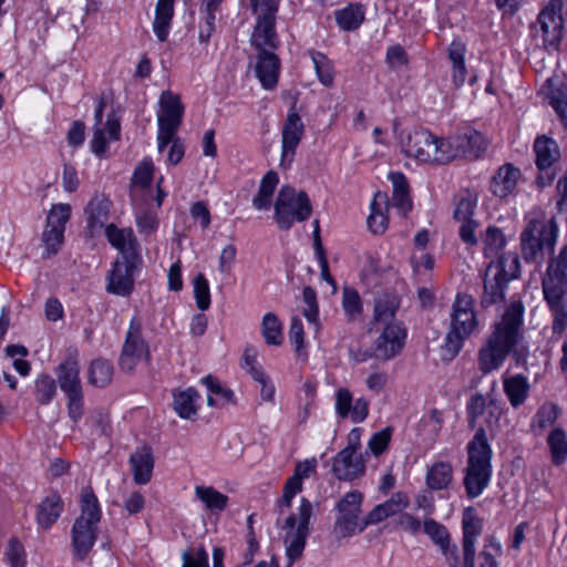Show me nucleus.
I'll return each mask as SVG.
<instances>
[{
    "label": "nucleus",
    "mask_w": 567,
    "mask_h": 567,
    "mask_svg": "<svg viewBox=\"0 0 567 567\" xmlns=\"http://www.w3.org/2000/svg\"><path fill=\"white\" fill-rule=\"evenodd\" d=\"M547 444L551 454L554 464L559 465L567 458V437L561 429L551 431L547 439Z\"/></svg>",
    "instance_id": "nucleus-55"
},
{
    "label": "nucleus",
    "mask_w": 567,
    "mask_h": 567,
    "mask_svg": "<svg viewBox=\"0 0 567 567\" xmlns=\"http://www.w3.org/2000/svg\"><path fill=\"white\" fill-rule=\"evenodd\" d=\"M105 236L109 243L122 254V258L141 257L140 245L132 228H117L114 224H109L105 227Z\"/></svg>",
    "instance_id": "nucleus-25"
},
{
    "label": "nucleus",
    "mask_w": 567,
    "mask_h": 567,
    "mask_svg": "<svg viewBox=\"0 0 567 567\" xmlns=\"http://www.w3.org/2000/svg\"><path fill=\"white\" fill-rule=\"evenodd\" d=\"M312 516V504L302 497L297 512L289 513L282 524L278 519L277 525L286 532L284 537L286 567H293L303 556L307 539L310 535V518Z\"/></svg>",
    "instance_id": "nucleus-7"
},
{
    "label": "nucleus",
    "mask_w": 567,
    "mask_h": 567,
    "mask_svg": "<svg viewBox=\"0 0 567 567\" xmlns=\"http://www.w3.org/2000/svg\"><path fill=\"white\" fill-rule=\"evenodd\" d=\"M111 206V200L103 195H96L89 202L85 208L86 227L92 236L107 226Z\"/></svg>",
    "instance_id": "nucleus-26"
},
{
    "label": "nucleus",
    "mask_w": 567,
    "mask_h": 567,
    "mask_svg": "<svg viewBox=\"0 0 567 567\" xmlns=\"http://www.w3.org/2000/svg\"><path fill=\"white\" fill-rule=\"evenodd\" d=\"M135 223L141 234L150 235L158 227L156 213L144 207L142 204L134 203Z\"/></svg>",
    "instance_id": "nucleus-56"
},
{
    "label": "nucleus",
    "mask_w": 567,
    "mask_h": 567,
    "mask_svg": "<svg viewBox=\"0 0 567 567\" xmlns=\"http://www.w3.org/2000/svg\"><path fill=\"white\" fill-rule=\"evenodd\" d=\"M467 454L464 486L467 496L476 498L488 486L492 475V450L483 427L477 430L473 440L467 444Z\"/></svg>",
    "instance_id": "nucleus-3"
},
{
    "label": "nucleus",
    "mask_w": 567,
    "mask_h": 567,
    "mask_svg": "<svg viewBox=\"0 0 567 567\" xmlns=\"http://www.w3.org/2000/svg\"><path fill=\"white\" fill-rule=\"evenodd\" d=\"M467 417L471 426H475L477 420L488 410L489 415L497 417L499 415V409L493 401L487 399L481 393L474 394L467 402Z\"/></svg>",
    "instance_id": "nucleus-36"
},
{
    "label": "nucleus",
    "mask_w": 567,
    "mask_h": 567,
    "mask_svg": "<svg viewBox=\"0 0 567 567\" xmlns=\"http://www.w3.org/2000/svg\"><path fill=\"white\" fill-rule=\"evenodd\" d=\"M542 285L544 292L567 291V244L558 256L549 261Z\"/></svg>",
    "instance_id": "nucleus-23"
},
{
    "label": "nucleus",
    "mask_w": 567,
    "mask_h": 567,
    "mask_svg": "<svg viewBox=\"0 0 567 567\" xmlns=\"http://www.w3.org/2000/svg\"><path fill=\"white\" fill-rule=\"evenodd\" d=\"M101 519L99 499L92 489H84L81 496V515L71 529L73 556L84 560L96 540L97 524Z\"/></svg>",
    "instance_id": "nucleus-5"
},
{
    "label": "nucleus",
    "mask_w": 567,
    "mask_h": 567,
    "mask_svg": "<svg viewBox=\"0 0 567 567\" xmlns=\"http://www.w3.org/2000/svg\"><path fill=\"white\" fill-rule=\"evenodd\" d=\"M312 213L309 196L285 185L275 202V220L280 229H290L295 221L307 220Z\"/></svg>",
    "instance_id": "nucleus-8"
},
{
    "label": "nucleus",
    "mask_w": 567,
    "mask_h": 567,
    "mask_svg": "<svg viewBox=\"0 0 567 567\" xmlns=\"http://www.w3.org/2000/svg\"><path fill=\"white\" fill-rule=\"evenodd\" d=\"M203 383L209 392L207 398L209 406L235 403V393L230 389L225 388L216 378L207 375L203 378Z\"/></svg>",
    "instance_id": "nucleus-43"
},
{
    "label": "nucleus",
    "mask_w": 567,
    "mask_h": 567,
    "mask_svg": "<svg viewBox=\"0 0 567 567\" xmlns=\"http://www.w3.org/2000/svg\"><path fill=\"white\" fill-rule=\"evenodd\" d=\"M563 0H550L539 12L537 21L532 24L534 38L540 39L547 51L557 50L563 39L564 18Z\"/></svg>",
    "instance_id": "nucleus-10"
},
{
    "label": "nucleus",
    "mask_w": 567,
    "mask_h": 567,
    "mask_svg": "<svg viewBox=\"0 0 567 567\" xmlns=\"http://www.w3.org/2000/svg\"><path fill=\"white\" fill-rule=\"evenodd\" d=\"M519 271L520 261L517 254L508 252L497 260H492L483 276L482 307L487 308L503 301L508 282L517 278Z\"/></svg>",
    "instance_id": "nucleus-6"
},
{
    "label": "nucleus",
    "mask_w": 567,
    "mask_h": 567,
    "mask_svg": "<svg viewBox=\"0 0 567 567\" xmlns=\"http://www.w3.org/2000/svg\"><path fill=\"white\" fill-rule=\"evenodd\" d=\"M557 237L558 225L554 218L529 219L520 234V250L525 261L540 266L554 252Z\"/></svg>",
    "instance_id": "nucleus-2"
},
{
    "label": "nucleus",
    "mask_w": 567,
    "mask_h": 567,
    "mask_svg": "<svg viewBox=\"0 0 567 567\" xmlns=\"http://www.w3.org/2000/svg\"><path fill=\"white\" fill-rule=\"evenodd\" d=\"M385 203V195L377 194L371 203V213L367 219L368 227L373 234H383L388 227V217L383 212L382 204Z\"/></svg>",
    "instance_id": "nucleus-48"
},
{
    "label": "nucleus",
    "mask_w": 567,
    "mask_h": 567,
    "mask_svg": "<svg viewBox=\"0 0 567 567\" xmlns=\"http://www.w3.org/2000/svg\"><path fill=\"white\" fill-rule=\"evenodd\" d=\"M482 243L485 257H495L497 260L504 255L502 251L506 246V237L498 227L488 226L482 236Z\"/></svg>",
    "instance_id": "nucleus-42"
},
{
    "label": "nucleus",
    "mask_w": 567,
    "mask_h": 567,
    "mask_svg": "<svg viewBox=\"0 0 567 567\" xmlns=\"http://www.w3.org/2000/svg\"><path fill=\"white\" fill-rule=\"evenodd\" d=\"M534 151L536 154V165L539 169L550 167L559 157L556 142L545 136L536 138Z\"/></svg>",
    "instance_id": "nucleus-37"
},
{
    "label": "nucleus",
    "mask_w": 567,
    "mask_h": 567,
    "mask_svg": "<svg viewBox=\"0 0 567 567\" xmlns=\"http://www.w3.org/2000/svg\"><path fill=\"white\" fill-rule=\"evenodd\" d=\"M544 296L554 317L553 330L561 333L567 327V293L547 291Z\"/></svg>",
    "instance_id": "nucleus-33"
},
{
    "label": "nucleus",
    "mask_w": 567,
    "mask_h": 567,
    "mask_svg": "<svg viewBox=\"0 0 567 567\" xmlns=\"http://www.w3.org/2000/svg\"><path fill=\"white\" fill-rule=\"evenodd\" d=\"M195 495L204 503L205 507L212 512H220L225 509L228 504V497L212 486H196Z\"/></svg>",
    "instance_id": "nucleus-47"
},
{
    "label": "nucleus",
    "mask_w": 567,
    "mask_h": 567,
    "mask_svg": "<svg viewBox=\"0 0 567 567\" xmlns=\"http://www.w3.org/2000/svg\"><path fill=\"white\" fill-rule=\"evenodd\" d=\"M450 321V329L444 340V350L449 354V359H453L462 350L465 340L478 328V319L472 296L467 293H457L455 296Z\"/></svg>",
    "instance_id": "nucleus-4"
},
{
    "label": "nucleus",
    "mask_w": 567,
    "mask_h": 567,
    "mask_svg": "<svg viewBox=\"0 0 567 567\" xmlns=\"http://www.w3.org/2000/svg\"><path fill=\"white\" fill-rule=\"evenodd\" d=\"M463 538H462V547L465 549L467 557L472 555L475 549V545L478 536L482 533V523L478 518L470 515H464L463 518Z\"/></svg>",
    "instance_id": "nucleus-50"
},
{
    "label": "nucleus",
    "mask_w": 567,
    "mask_h": 567,
    "mask_svg": "<svg viewBox=\"0 0 567 567\" xmlns=\"http://www.w3.org/2000/svg\"><path fill=\"white\" fill-rule=\"evenodd\" d=\"M200 399L198 391L188 388L174 394V410L182 419H192L197 413V401Z\"/></svg>",
    "instance_id": "nucleus-40"
},
{
    "label": "nucleus",
    "mask_w": 567,
    "mask_h": 567,
    "mask_svg": "<svg viewBox=\"0 0 567 567\" xmlns=\"http://www.w3.org/2000/svg\"><path fill=\"white\" fill-rule=\"evenodd\" d=\"M548 101L561 118L564 125L567 126V86L564 84L558 86L551 85L548 92Z\"/></svg>",
    "instance_id": "nucleus-58"
},
{
    "label": "nucleus",
    "mask_w": 567,
    "mask_h": 567,
    "mask_svg": "<svg viewBox=\"0 0 567 567\" xmlns=\"http://www.w3.org/2000/svg\"><path fill=\"white\" fill-rule=\"evenodd\" d=\"M305 135V125L298 114L296 106L292 105L285 120L281 130V157L280 165L289 168L293 162L296 150Z\"/></svg>",
    "instance_id": "nucleus-17"
},
{
    "label": "nucleus",
    "mask_w": 567,
    "mask_h": 567,
    "mask_svg": "<svg viewBox=\"0 0 567 567\" xmlns=\"http://www.w3.org/2000/svg\"><path fill=\"white\" fill-rule=\"evenodd\" d=\"M174 2L175 0H158L156 3L153 31L161 42H164L169 34L174 17Z\"/></svg>",
    "instance_id": "nucleus-32"
},
{
    "label": "nucleus",
    "mask_w": 567,
    "mask_h": 567,
    "mask_svg": "<svg viewBox=\"0 0 567 567\" xmlns=\"http://www.w3.org/2000/svg\"><path fill=\"white\" fill-rule=\"evenodd\" d=\"M334 409L340 419H350L353 423H361L369 415V402L364 398L353 401L352 393L347 388L337 390Z\"/></svg>",
    "instance_id": "nucleus-22"
},
{
    "label": "nucleus",
    "mask_w": 567,
    "mask_h": 567,
    "mask_svg": "<svg viewBox=\"0 0 567 567\" xmlns=\"http://www.w3.org/2000/svg\"><path fill=\"white\" fill-rule=\"evenodd\" d=\"M159 109L157 111L158 123V151L168 145L178 130L184 114V105L178 94L172 91H163L158 101Z\"/></svg>",
    "instance_id": "nucleus-11"
},
{
    "label": "nucleus",
    "mask_w": 567,
    "mask_h": 567,
    "mask_svg": "<svg viewBox=\"0 0 567 567\" xmlns=\"http://www.w3.org/2000/svg\"><path fill=\"white\" fill-rule=\"evenodd\" d=\"M502 553V546L494 537L485 539L484 547L478 555L480 567H498L496 557Z\"/></svg>",
    "instance_id": "nucleus-60"
},
{
    "label": "nucleus",
    "mask_w": 567,
    "mask_h": 567,
    "mask_svg": "<svg viewBox=\"0 0 567 567\" xmlns=\"http://www.w3.org/2000/svg\"><path fill=\"white\" fill-rule=\"evenodd\" d=\"M309 54L321 84L331 86L334 80L332 62L321 52L311 50Z\"/></svg>",
    "instance_id": "nucleus-53"
},
{
    "label": "nucleus",
    "mask_w": 567,
    "mask_h": 567,
    "mask_svg": "<svg viewBox=\"0 0 567 567\" xmlns=\"http://www.w3.org/2000/svg\"><path fill=\"white\" fill-rule=\"evenodd\" d=\"M365 465L355 444H348L333 458L332 472L340 481H353L364 473Z\"/></svg>",
    "instance_id": "nucleus-18"
},
{
    "label": "nucleus",
    "mask_w": 567,
    "mask_h": 567,
    "mask_svg": "<svg viewBox=\"0 0 567 567\" xmlns=\"http://www.w3.org/2000/svg\"><path fill=\"white\" fill-rule=\"evenodd\" d=\"M441 554L449 567H475L476 550H473L472 555L467 557L465 549L462 548V554H460L457 545L451 544L443 548Z\"/></svg>",
    "instance_id": "nucleus-57"
},
{
    "label": "nucleus",
    "mask_w": 567,
    "mask_h": 567,
    "mask_svg": "<svg viewBox=\"0 0 567 567\" xmlns=\"http://www.w3.org/2000/svg\"><path fill=\"white\" fill-rule=\"evenodd\" d=\"M260 331L268 346L277 347L284 341L282 323L274 312L264 316Z\"/></svg>",
    "instance_id": "nucleus-46"
},
{
    "label": "nucleus",
    "mask_w": 567,
    "mask_h": 567,
    "mask_svg": "<svg viewBox=\"0 0 567 567\" xmlns=\"http://www.w3.org/2000/svg\"><path fill=\"white\" fill-rule=\"evenodd\" d=\"M520 176L519 168L509 163L504 164L494 174L489 189L493 195L505 198L515 192Z\"/></svg>",
    "instance_id": "nucleus-27"
},
{
    "label": "nucleus",
    "mask_w": 567,
    "mask_h": 567,
    "mask_svg": "<svg viewBox=\"0 0 567 567\" xmlns=\"http://www.w3.org/2000/svg\"><path fill=\"white\" fill-rule=\"evenodd\" d=\"M80 368L75 359H68L59 365L58 380L65 395L82 393Z\"/></svg>",
    "instance_id": "nucleus-30"
},
{
    "label": "nucleus",
    "mask_w": 567,
    "mask_h": 567,
    "mask_svg": "<svg viewBox=\"0 0 567 567\" xmlns=\"http://www.w3.org/2000/svg\"><path fill=\"white\" fill-rule=\"evenodd\" d=\"M71 217V206L69 204H55L49 212L47 226L65 230V225Z\"/></svg>",
    "instance_id": "nucleus-61"
},
{
    "label": "nucleus",
    "mask_w": 567,
    "mask_h": 567,
    "mask_svg": "<svg viewBox=\"0 0 567 567\" xmlns=\"http://www.w3.org/2000/svg\"><path fill=\"white\" fill-rule=\"evenodd\" d=\"M477 195L467 189L462 190L455 197L453 217L457 221L471 220L477 206Z\"/></svg>",
    "instance_id": "nucleus-45"
},
{
    "label": "nucleus",
    "mask_w": 567,
    "mask_h": 567,
    "mask_svg": "<svg viewBox=\"0 0 567 567\" xmlns=\"http://www.w3.org/2000/svg\"><path fill=\"white\" fill-rule=\"evenodd\" d=\"M503 383L504 391L512 406L518 408L522 405L525 402L529 390L527 379L520 374L504 377Z\"/></svg>",
    "instance_id": "nucleus-38"
},
{
    "label": "nucleus",
    "mask_w": 567,
    "mask_h": 567,
    "mask_svg": "<svg viewBox=\"0 0 567 567\" xmlns=\"http://www.w3.org/2000/svg\"><path fill=\"white\" fill-rule=\"evenodd\" d=\"M302 300L305 303V308L302 310L305 318L310 323H317L319 310L316 291L311 287H305L302 291Z\"/></svg>",
    "instance_id": "nucleus-64"
},
{
    "label": "nucleus",
    "mask_w": 567,
    "mask_h": 567,
    "mask_svg": "<svg viewBox=\"0 0 567 567\" xmlns=\"http://www.w3.org/2000/svg\"><path fill=\"white\" fill-rule=\"evenodd\" d=\"M134 482L138 485L147 484L152 478L154 457L147 446L136 450L130 457Z\"/></svg>",
    "instance_id": "nucleus-28"
},
{
    "label": "nucleus",
    "mask_w": 567,
    "mask_h": 567,
    "mask_svg": "<svg viewBox=\"0 0 567 567\" xmlns=\"http://www.w3.org/2000/svg\"><path fill=\"white\" fill-rule=\"evenodd\" d=\"M406 338V330L401 322L385 324L382 333L375 341V355L390 360L401 352Z\"/></svg>",
    "instance_id": "nucleus-20"
},
{
    "label": "nucleus",
    "mask_w": 567,
    "mask_h": 567,
    "mask_svg": "<svg viewBox=\"0 0 567 567\" xmlns=\"http://www.w3.org/2000/svg\"><path fill=\"white\" fill-rule=\"evenodd\" d=\"M423 532L440 548L441 551L443 548H446L452 544L451 535L447 528L433 518H426L423 522Z\"/></svg>",
    "instance_id": "nucleus-54"
},
{
    "label": "nucleus",
    "mask_w": 567,
    "mask_h": 567,
    "mask_svg": "<svg viewBox=\"0 0 567 567\" xmlns=\"http://www.w3.org/2000/svg\"><path fill=\"white\" fill-rule=\"evenodd\" d=\"M56 393V384L52 377L41 374L35 380V399L40 404H49Z\"/></svg>",
    "instance_id": "nucleus-59"
},
{
    "label": "nucleus",
    "mask_w": 567,
    "mask_h": 567,
    "mask_svg": "<svg viewBox=\"0 0 567 567\" xmlns=\"http://www.w3.org/2000/svg\"><path fill=\"white\" fill-rule=\"evenodd\" d=\"M453 478V468L449 462L439 461L429 467L426 485L433 491L446 488Z\"/></svg>",
    "instance_id": "nucleus-41"
},
{
    "label": "nucleus",
    "mask_w": 567,
    "mask_h": 567,
    "mask_svg": "<svg viewBox=\"0 0 567 567\" xmlns=\"http://www.w3.org/2000/svg\"><path fill=\"white\" fill-rule=\"evenodd\" d=\"M398 307L399 301L394 296H380L374 303V320L385 324L392 323Z\"/></svg>",
    "instance_id": "nucleus-51"
},
{
    "label": "nucleus",
    "mask_w": 567,
    "mask_h": 567,
    "mask_svg": "<svg viewBox=\"0 0 567 567\" xmlns=\"http://www.w3.org/2000/svg\"><path fill=\"white\" fill-rule=\"evenodd\" d=\"M63 511L61 496L52 492L38 506L37 520L42 528H50Z\"/></svg>",
    "instance_id": "nucleus-31"
},
{
    "label": "nucleus",
    "mask_w": 567,
    "mask_h": 567,
    "mask_svg": "<svg viewBox=\"0 0 567 567\" xmlns=\"http://www.w3.org/2000/svg\"><path fill=\"white\" fill-rule=\"evenodd\" d=\"M317 460H306L299 462L295 467V473L288 478L284 486L281 498L278 501V513L279 517L285 515L291 507L292 498L302 491V481L308 478L312 473L316 472Z\"/></svg>",
    "instance_id": "nucleus-19"
},
{
    "label": "nucleus",
    "mask_w": 567,
    "mask_h": 567,
    "mask_svg": "<svg viewBox=\"0 0 567 567\" xmlns=\"http://www.w3.org/2000/svg\"><path fill=\"white\" fill-rule=\"evenodd\" d=\"M224 0H203L200 6V14L203 23L199 28V41L208 42L212 34L216 30V14L220 11Z\"/></svg>",
    "instance_id": "nucleus-34"
},
{
    "label": "nucleus",
    "mask_w": 567,
    "mask_h": 567,
    "mask_svg": "<svg viewBox=\"0 0 567 567\" xmlns=\"http://www.w3.org/2000/svg\"><path fill=\"white\" fill-rule=\"evenodd\" d=\"M443 150L447 163L458 157L475 159L486 150V142L477 131L467 130L443 138Z\"/></svg>",
    "instance_id": "nucleus-15"
},
{
    "label": "nucleus",
    "mask_w": 567,
    "mask_h": 567,
    "mask_svg": "<svg viewBox=\"0 0 567 567\" xmlns=\"http://www.w3.org/2000/svg\"><path fill=\"white\" fill-rule=\"evenodd\" d=\"M121 126L115 116L109 115L103 127H94L91 140V150L96 156H102L107 148L109 141L120 138Z\"/></svg>",
    "instance_id": "nucleus-29"
},
{
    "label": "nucleus",
    "mask_w": 567,
    "mask_h": 567,
    "mask_svg": "<svg viewBox=\"0 0 567 567\" xmlns=\"http://www.w3.org/2000/svg\"><path fill=\"white\" fill-rule=\"evenodd\" d=\"M276 172L269 171L261 178L257 195L252 198V206L258 210H267L271 206V198L278 185Z\"/></svg>",
    "instance_id": "nucleus-39"
},
{
    "label": "nucleus",
    "mask_w": 567,
    "mask_h": 567,
    "mask_svg": "<svg viewBox=\"0 0 567 567\" xmlns=\"http://www.w3.org/2000/svg\"><path fill=\"white\" fill-rule=\"evenodd\" d=\"M142 332V320L138 317H133L118 360L120 368L125 372H132L138 363L150 360V347Z\"/></svg>",
    "instance_id": "nucleus-13"
},
{
    "label": "nucleus",
    "mask_w": 567,
    "mask_h": 567,
    "mask_svg": "<svg viewBox=\"0 0 567 567\" xmlns=\"http://www.w3.org/2000/svg\"><path fill=\"white\" fill-rule=\"evenodd\" d=\"M342 310L348 321H357L361 318L363 312V303L361 297L352 287H344L342 289Z\"/></svg>",
    "instance_id": "nucleus-49"
},
{
    "label": "nucleus",
    "mask_w": 567,
    "mask_h": 567,
    "mask_svg": "<svg viewBox=\"0 0 567 567\" xmlns=\"http://www.w3.org/2000/svg\"><path fill=\"white\" fill-rule=\"evenodd\" d=\"M280 0H251L254 11L258 13L250 38L257 51H276L280 45L276 32V13Z\"/></svg>",
    "instance_id": "nucleus-9"
},
{
    "label": "nucleus",
    "mask_w": 567,
    "mask_h": 567,
    "mask_svg": "<svg viewBox=\"0 0 567 567\" xmlns=\"http://www.w3.org/2000/svg\"><path fill=\"white\" fill-rule=\"evenodd\" d=\"M141 264L142 257L116 260L107 277V292L120 297L130 296L134 290L135 275Z\"/></svg>",
    "instance_id": "nucleus-16"
},
{
    "label": "nucleus",
    "mask_w": 567,
    "mask_h": 567,
    "mask_svg": "<svg viewBox=\"0 0 567 567\" xmlns=\"http://www.w3.org/2000/svg\"><path fill=\"white\" fill-rule=\"evenodd\" d=\"M194 296L196 305L200 310H207L210 306L209 284L203 274H198L194 279Z\"/></svg>",
    "instance_id": "nucleus-62"
},
{
    "label": "nucleus",
    "mask_w": 567,
    "mask_h": 567,
    "mask_svg": "<svg viewBox=\"0 0 567 567\" xmlns=\"http://www.w3.org/2000/svg\"><path fill=\"white\" fill-rule=\"evenodd\" d=\"M523 315V303L513 301L505 310L502 319L494 324L492 333L477 353L478 370L483 374L498 370L512 351L514 355H518L514 348L522 337Z\"/></svg>",
    "instance_id": "nucleus-1"
},
{
    "label": "nucleus",
    "mask_w": 567,
    "mask_h": 567,
    "mask_svg": "<svg viewBox=\"0 0 567 567\" xmlns=\"http://www.w3.org/2000/svg\"><path fill=\"white\" fill-rule=\"evenodd\" d=\"M363 494L359 491L347 493L337 504L338 516L334 522L333 532L340 538H346L354 535L357 532H362L360 526L361 505Z\"/></svg>",
    "instance_id": "nucleus-14"
},
{
    "label": "nucleus",
    "mask_w": 567,
    "mask_h": 567,
    "mask_svg": "<svg viewBox=\"0 0 567 567\" xmlns=\"http://www.w3.org/2000/svg\"><path fill=\"white\" fill-rule=\"evenodd\" d=\"M364 20V10L360 4H350L336 11V21L344 31L358 29Z\"/></svg>",
    "instance_id": "nucleus-44"
},
{
    "label": "nucleus",
    "mask_w": 567,
    "mask_h": 567,
    "mask_svg": "<svg viewBox=\"0 0 567 567\" xmlns=\"http://www.w3.org/2000/svg\"><path fill=\"white\" fill-rule=\"evenodd\" d=\"M410 505V498L404 492H396L385 502L374 506L368 515L362 519L360 526L364 530L370 525H377L389 517L399 516Z\"/></svg>",
    "instance_id": "nucleus-21"
},
{
    "label": "nucleus",
    "mask_w": 567,
    "mask_h": 567,
    "mask_svg": "<svg viewBox=\"0 0 567 567\" xmlns=\"http://www.w3.org/2000/svg\"><path fill=\"white\" fill-rule=\"evenodd\" d=\"M558 416V408L553 403L543 404L533 419V425L539 429H546L554 424Z\"/></svg>",
    "instance_id": "nucleus-63"
},
{
    "label": "nucleus",
    "mask_w": 567,
    "mask_h": 567,
    "mask_svg": "<svg viewBox=\"0 0 567 567\" xmlns=\"http://www.w3.org/2000/svg\"><path fill=\"white\" fill-rule=\"evenodd\" d=\"M255 72L264 89L272 90L277 86L280 73V60L275 51H258Z\"/></svg>",
    "instance_id": "nucleus-24"
},
{
    "label": "nucleus",
    "mask_w": 567,
    "mask_h": 567,
    "mask_svg": "<svg viewBox=\"0 0 567 567\" xmlns=\"http://www.w3.org/2000/svg\"><path fill=\"white\" fill-rule=\"evenodd\" d=\"M466 47L461 41H453L449 48V59L452 63L451 75L456 87L464 84L466 80L465 68Z\"/></svg>",
    "instance_id": "nucleus-35"
},
{
    "label": "nucleus",
    "mask_w": 567,
    "mask_h": 567,
    "mask_svg": "<svg viewBox=\"0 0 567 567\" xmlns=\"http://www.w3.org/2000/svg\"><path fill=\"white\" fill-rule=\"evenodd\" d=\"M408 156L424 163L446 164L447 155H444L443 138H437L427 130L411 132L403 145Z\"/></svg>",
    "instance_id": "nucleus-12"
},
{
    "label": "nucleus",
    "mask_w": 567,
    "mask_h": 567,
    "mask_svg": "<svg viewBox=\"0 0 567 567\" xmlns=\"http://www.w3.org/2000/svg\"><path fill=\"white\" fill-rule=\"evenodd\" d=\"M112 377L113 367L110 361L95 359L91 362L89 379L93 385L103 388L111 382Z\"/></svg>",
    "instance_id": "nucleus-52"
}]
</instances>
